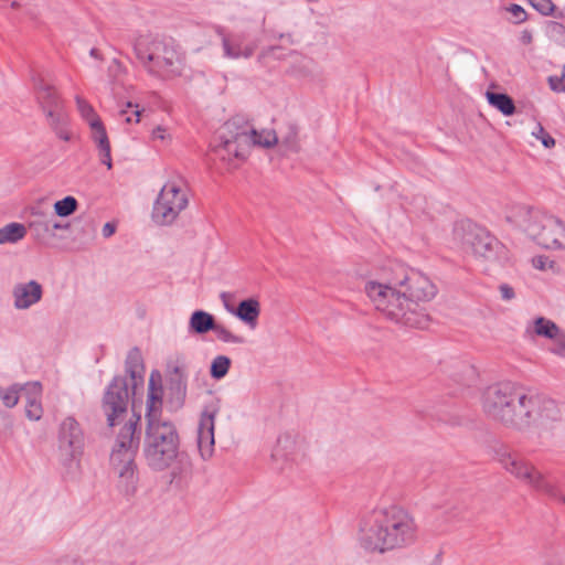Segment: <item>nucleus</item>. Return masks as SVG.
Instances as JSON below:
<instances>
[{
	"label": "nucleus",
	"instance_id": "nucleus-1",
	"mask_svg": "<svg viewBox=\"0 0 565 565\" xmlns=\"http://www.w3.org/2000/svg\"><path fill=\"white\" fill-rule=\"evenodd\" d=\"M364 289L387 319L411 328L427 327L428 315L422 303L434 299L437 288L422 271L396 264L387 281H367Z\"/></svg>",
	"mask_w": 565,
	"mask_h": 565
},
{
	"label": "nucleus",
	"instance_id": "nucleus-2",
	"mask_svg": "<svg viewBox=\"0 0 565 565\" xmlns=\"http://www.w3.org/2000/svg\"><path fill=\"white\" fill-rule=\"evenodd\" d=\"M417 525L413 516L397 505L376 508L363 516L359 542L367 552L385 553L416 542Z\"/></svg>",
	"mask_w": 565,
	"mask_h": 565
},
{
	"label": "nucleus",
	"instance_id": "nucleus-3",
	"mask_svg": "<svg viewBox=\"0 0 565 565\" xmlns=\"http://www.w3.org/2000/svg\"><path fill=\"white\" fill-rule=\"evenodd\" d=\"M132 47L149 74L163 79L181 75L183 57L172 39L140 34L134 40Z\"/></svg>",
	"mask_w": 565,
	"mask_h": 565
},
{
	"label": "nucleus",
	"instance_id": "nucleus-4",
	"mask_svg": "<svg viewBox=\"0 0 565 565\" xmlns=\"http://www.w3.org/2000/svg\"><path fill=\"white\" fill-rule=\"evenodd\" d=\"M183 456L175 425L167 419H149L143 440V457L148 467L161 472L170 468L174 461L182 462Z\"/></svg>",
	"mask_w": 565,
	"mask_h": 565
},
{
	"label": "nucleus",
	"instance_id": "nucleus-5",
	"mask_svg": "<svg viewBox=\"0 0 565 565\" xmlns=\"http://www.w3.org/2000/svg\"><path fill=\"white\" fill-rule=\"evenodd\" d=\"M454 238L461 250L489 263H502L508 258L507 248L486 228L461 222L454 230Z\"/></svg>",
	"mask_w": 565,
	"mask_h": 565
},
{
	"label": "nucleus",
	"instance_id": "nucleus-6",
	"mask_svg": "<svg viewBox=\"0 0 565 565\" xmlns=\"http://www.w3.org/2000/svg\"><path fill=\"white\" fill-rule=\"evenodd\" d=\"M518 224L537 245L547 249L565 248V224L558 217L523 207Z\"/></svg>",
	"mask_w": 565,
	"mask_h": 565
},
{
	"label": "nucleus",
	"instance_id": "nucleus-7",
	"mask_svg": "<svg viewBox=\"0 0 565 565\" xmlns=\"http://www.w3.org/2000/svg\"><path fill=\"white\" fill-rule=\"evenodd\" d=\"M513 415L512 429L524 431L534 425H546L558 420L559 409L553 399L527 393L520 390Z\"/></svg>",
	"mask_w": 565,
	"mask_h": 565
},
{
	"label": "nucleus",
	"instance_id": "nucleus-8",
	"mask_svg": "<svg viewBox=\"0 0 565 565\" xmlns=\"http://www.w3.org/2000/svg\"><path fill=\"white\" fill-rule=\"evenodd\" d=\"M521 386L512 382H500L488 386L481 395L483 413L492 420L512 428L514 407Z\"/></svg>",
	"mask_w": 565,
	"mask_h": 565
},
{
	"label": "nucleus",
	"instance_id": "nucleus-9",
	"mask_svg": "<svg viewBox=\"0 0 565 565\" xmlns=\"http://www.w3.org/2000/svg\"><path fill=\"white\" fill-rule=\"evenodd\" d=\"M521 386L512 382H500L488 386L481 395L483 413L492 420L512 428L514 407Z\"/></svg>",
	"mask_w": 565,
	"mask_h": 565
},
{
	"label": "nucleus",
	"instance_id": "nucleus-10",
	"mask_svg": "<svg viewBox=\"0 0 565 565\" xmlns=\"http://www.w3.org/2000/svg\"><path fill=\"white\" fill-rule=\"evenodd\" d=\"M495 459L515 478L526 482L532 488L546 494L556 502L565 504V495L559 491L558 487L546 480L530 462L509 452L505 448H501L495 452Z\"/></svg>",
	"mask_w": 565,
	"mask_h": 565
},
{
	"label": "nucleus",
	"instance_id": "nucleus-11",
	"mask_svg": "<svg viewBox=\"0 0 565 565\" xmlns=\"http://www.w3.org/2000/svg\"><path fill=\"white\" fill-rule=\"evenodd\" d=\"M139 415L132 417L119 430L111 454L110 466L116 476L138 470L136 455L140 444Z\"/></svg>",
	"mask_w": 565,
	"mask_h": 565
},
{
	"label": "nucleus",
	"instance_id": "nucleus-12",
	"mask_svg": "<svg viewBox=\"0 0 565 565\" xmlns=\"http://www.w3.org/2000/svg\"><path fill=\"white\" fill-rule=\"evenodd\" d=\"M189 198L181 181L167 182L152 209V220L159 225L172 224L179 214L188 206Z\"/></svg>",
	"mask_w": 565,
	"mask_h": 565
},
{
	"label": "nucleus",
	"instance_id": "nucleus-13",
	"mask_svg": "<svg viewBox=\"0 0 565 565\" xmlns=\"http://www.w3.org/2000/svg\"><path fill=\"white\" fill-rule=\"evenodd\" d=\"M85 448V434L81 424L73 417H65L57 429V450L63 466L78 463Z\"/></svg>",
	"mask_w": 565,
	"mask_h": 565
},
{
	"label": "nucleus",
	"instance_id": "nucleus-14",
	"mask_svg": "<svg viewBox=\"0 0 565 565\" xmlns=\"http://www.w3.org/2000/svg\"><path fill=\"white\" fill-rule=\"evenodd\" d=\"M129 390L126 377L117 375L108 384L102 401V409L107 425L114 427L127 415Z\"/></svg>",
	"mask_w": 565,
	"mask_h": 565
},
{
	"label": "nucleus",
	"instance_id": "nucleus-15",
	"mask_svg": "<svg viewBox=\"0 0 565 565\" xmlns=\"http://www.w3.org/2000/svg\"><path fill=\"white\" fill-rule=\"evenodd\" d=\"M167 390L171 403L181 407L188 391V361L183 354H175L167 362Z\"/></svg>",
	"mask_w": 565,
	"mask_h": 565
},
{
	"label": "nucleus",
	"instance_id": "nucleus-16",
	"mask_svg": "<svg viewBox=\"0 0 565 565\" xmlns=\"http://www.w3.org/2000/svg\"><path fill=\"white\" fill-rule=\"evenodd\" d=\"M217 413V404L211 403L204 407L200 416L196 443L200 456L203 460H209L214 454V428Z\"/></svg>",
	"mask_w": 565,
	"mask_h": 565
},
{
	"label": "nucleus",
	"instance_id": "nucleus-17",
	"mask_svg": "<svg viewBox=\"0 0 565 565\" xmlns=\"http://www.w3.org/2000/svg\"><path fill=\"white\" fill-rule=\"evenodd\" d=\"M223 56L231 60L249 58L256 51L257 43L243 31L221 33Z\"/></svg>",
	"mask_w": 565,
	"mask_h": 565
},
{
	"label": "nucleus",
	"instance_id": "nucleus-18",
	"mask_svg": "<svg viewBox=\"0 0 565 565\" xmlns=\"http://www.w3.org/2000/svg\"><path fill=\"white\" fill-rule=\"evenodd\" d=\"M35 97L42 110L45 113L47 120H60V116L66 114L63 100L56 92L55 87L39 78L34 83Z\"/></svg>",
	"mask_w": 565,
	"mask_h": 565
},
{
	"label": "nucleus",
	"instance_id": "nucleus-19",
	"mask_svg": "<svg viewBox=\"0 0 565 565\" xmlns=\"http://www.w3.org/2000/svg\"><path fill=\"white\" fill-rule=\"evenodd\" d=\"M43 287L36 280L18 282L12 288L13 307L17 310H28L41 301Z\"/></svg>",
	"mask_w": 565,
	"mask_h": 565
},
{
	"label": "nucleus",
	"instance_id": "nucleus-20",
	"mask_svg": "<svg viewBox=\"0 0 565 565\" xmlns=\"http://www.w3.org/2000/svg\"><path fill=\"white\" fill-rule=\"evenodd\" d=\"M227 292H222L221 298L224 301L225 308L234 313L238 319L248 324L252 329H254L257 324V319L260 313L259 302L254 298H248L242 300L237 308L234 310L232 307L227 305L226 299L228 298Z\"/></svg>",
	"mask_w": 565,
	"mask_h": 565
},
{
	"label": "nucleus",
	"instance_id": "nucleus-21",
	"mask_svg": "<svg viewBox=\"0 0 565 565\" xmlns=\"http://www.w3.org/2000/svg\"><path fill=\"white\" fill-rule=\"evenodd\" d=\"M92 139L99 150L100 162L111 169L110 143L104 124L100 119H94L89 125Z\"/></svg>",
	"mask_w": 565,
	"mask_h": 565
},
{
	"label": "nucleus",
	"instance_id": "nucleus-22",
	"mask_svg": "<svg viewBox=\"0 0 565 565\" xmlns=\"http://www.w3.org/2000/svg\"><path fill=\"white\" fill-rule=\"evenodd\" d=\"M125 371L129 375L131 381L132 394L136 393L137 387L143 385V364L140 352L138 349L129 351L126 362Z\"/></svg>",
	"mask_w": 565,
	"mask_h": 565
},
{
	"label": "nucleus",
	"instance_id": "nucleus-23",
	"mask_svg": "<svg viewBox=\"0 0 565 565\" xmlns=\"http://www.w3.org/2000/svg\"><path fill=\"white\" fill-rule=\"evenodd\" d=\"M242 131L236 132L233 137L224 138L222 143L216 148L217 154L223 160L244 159L245 157V143L244 140L238 139Z\"/></svg>",
	"mask_w": 565,
	"mask_h": 565
},
{
	"label": "nucleus",
	"instance_id": "nucleus-24",
	"mask_svg": "<svg viewBox=\"0 0 565 565\" xmlns=\"http://www.w3.org/2000/svg\"><path fill=\"white\" fill-rule=\"evenodd\" d=\"M276 134L278 136V142H280L287 151L298 152L300 150L299 127L295 122H284L278 127Z\"/></svg>",
	"mask_w": 565,
	"mask_h": 565
},
{
	"label": "nucleus",
	"instance_id": "nucleus-25",
	"mask_svg": "<svg viewBox=\"0 0 565 565\" xmlns=\"http://www.w3.org/2000/svg\"><path fill=\"white\" fill-rule=\"evenodd\" d=\"M162 405V387L161 385L156 386L153 374H151L149 381V391H148V399H147V413L146 420L149 423V419L153 420H163L160 417Z\"/></svg>",
	"mask_w": 565,
	"mask_h": 565
},
{
	"label": "nucleus",
	"instance_id": "nucleus-26",
	"mask_svg": "<svg viewBox=\"0 0 565 565\" xmlns=\"http://www.w3.org/2000/svg\"><path fill=\"white\" fill-rule=\"evenodd\" d=\"M238 139L244 140L245 143H254L265 148H269L278 143L276 130H263L258 132L255 129H244L239 134Z\"/></svg>",
	"mask_w": 565,
	"mask_h": 565
},
{
	"label": "nucleus",
	"instance_id": "nucleus-27",
	"mask_svg": "<svg viewBox=\"0 0 565 565\" xmlns=\"http://www.w3.org/2000/svg\"><path fill=\"white\" fill-rule=\"evenodd\" d=\"M51 218L52 214L50 213H44L41 211L32 212L31 220L29 222V227L36 239H44L46 237H51Z\"/></svg>",
	"mask_w": 565,
	"mask_h": 565
},
{
	"label": "nucleus",
	"instance_id": "nucleus-28",
	"mask_svg": "<svg viewBox=\"0 0 565 565\" xmlns=\"http://www.w3.org/2000/svg\"><path fill=\"white\" fill-rule=\"evenodd\" d=\"M215 319L214 317L203 310H196L191 315L189 326L190 330L198 333L203 334L209 331H212L215 328Z\"/></svg>",
	"mask_w": 565,
	"mask_h": 565
},
{
	"label": "nucleus",
	"instance_id": "nucleus-29",
	"mask_svg": "<svg viewBox=\"0 0 565 565\" xmlns=\"http://www.w3.org/2000/svg\"><path fill=\"white\" fill-rule=\"evenodd\" d=\"M486 97L488 103L504 116H511L515 113L514 102L508 94L487 92Z\"/></svg>",
	"mask_w": 565,
	"mask_h": 565
},
{
	"label": "nucleus",
	"instance_id": "nucleus-30",
	"mask_svg": "<svg viewBox=\"0 0 565 565\" xmlns=\"http://www.w3.org/2000/svg\"><path fill=\"white\" fill-rule=\"evenodd\" d=\"M26 228L21 223H9L0 228V245L14 244L24 238Z\"/></svg>",
	"mask_w": 565,
	"mask_h": 565
},
{
	"label": "nucleus",
	"instance_id": "nucleus-31",
	"mask_svg": "<svg viewBox=\"0 0 565 565\" xmlns=\"http://www.w3.org/2000/svg\"><path fill=\"white\" fill-rule=\"evenodd\" d=\"M117 489L125 497H132L138 488L139 476L138 470L117 476Z\"/></svg>",
	"mask_w": 565,
	"mask_h": 565
},
{
	"label": "nucleus",
	"instance_id": "nucleus-32",
	"mask_svg": "<svg viewBox=\"0 0 565 565\" xmlns=\"http://www.w3.org/2000/svg\"><path fill=\"white\" fill-rule=\"evenodd\" d=\"M558 330V326L548 319L539 317L534 320V332L536 335L552 339Z\"/></svg>",
	"mask_w": 565,
	"mask_h": 565
},
{
	"label": "nucleus",
	"instance_id": "nucleus-33",
	"mask_svg": "<svg viewBox=\"0 0 565 565\" xmlns=\"http://www.w3.org/2000/svg\"><path fill=\"white\" fill-rule=\"evenodd\" d=\"M231 359L225 355H217L211 363L210 374L214 380L223 379L231 367Z\"/></svg>",
	"mask_w": 565,
	"mask_h": 565
},
{
	"label": "nucleus",
	"instance_id": "nucleus-34",
	"mask_svg": "<svg viewBox=\"0 0 565 565\" xmlns=\"http://www.w3.org/2000/svg\"><path fill=\"white\" fill-rule=\"evenodd\" d=\"M21 388L22 386L19 383L7 388L0 387V398L6 407L12 408L19 403Z\"/></svg>",
	"mask_w": 565,
	"mask_h": 565
},
{
	"label": "nucleus",
	"instance_id": "nucleus-35",
	"mask_svg": "<svg viewBox=\"0 0 565 565\" xmlns=\"http://www.w3.org/2000/svg\"><path fill=\"white\" fill-rule=\"evenodd\" d=\"M77 205V200L74 196L68 195L55 202L54 212L61 217H66L76 211Z\"/></svg>",
	"mask_w": 565,
	"mask_h": 565
},
{
	"label": "nucleus",
	"instance_id": "nucleus-36",
	"mask_svg": "<svg viewBox=\"0 0 565 565\" xmlns=\"http://www.w3.org/2000/svg\"><path fill=\"white\" fill-rule=\"evenodd\" d=\"M21 394L20 397L25 398V404H30V402H35L41 399L42 396V385L40 382H28L21 384Z\"/></svg>",
	"mask_w": 565,
	"mask_h": 565
},
{
	"label": "nucleus",
	"instance_id": "nucleus-37",
	"mask_svg": "<svg viewBox=\"0 0 565 565\" xmlns=\"http://www.w3.org/2000/svg\"><path fill=\"white\" fill-rule=\"evenodd\" d=\"M212 331L216 334V338L220 341L225 343L243 344L246 341L244 337L232 333L228 329L220 323H215V328H213Z\"/></svg>",
	"mask_w": 565,
	"mask_h": 565
},
{
	"label": "nucleus",
	"instance_id": "nucleus-38",
	"mask_svg": "<svg viewBox=\"0 0 565 565\" xmlns=\"http://www.w3.org/2000/svg\"><path fill=\"white\" fill-rule=\"evenodd\" d=\"M75 102H76L78 113L81 114L83 119L86 120L88 126L90 125L92 121H94V119H100L99 116L94 110L93 106L87 100H85L81 96H76Z\"/></svg>",
	"mask_w": 565,
	"mask_h": 565
},
{
	"label": "nucleus",
	"instance_id": "nucleus-39",
	"mask_svg": "<svg viewBox=\"0 0 565 565\" xmlns=\"http://www.w3.org/2000/svg\"><path fill=\"white\" fill-rule=\"evenodd\" d=\"M47 121H49L50 127L54 130V132L56 134V136L60 139H62L64 141H68L71 139V134L66 129V124H67L66 114L60 116L58 122H56L55 119H53V118L49 119Z\"/></svg>",
	"mask_w": 565,
	"mask_h": 565
},
{
	"label": "nucleus",
	"instance_id": "nucleus-40",
	"mask_svg": "<svg viewBox=\"0 0 565 565\" xmlns=\"http://www.w3.org/2000/svg\"><path fill=\"white\" fill-rule=\"evenodd\" d=\"M120 116L125 117V121L130 122H139L141 110L139 109L138 105H134L132 103L128 102L126 105V109L120 110Z\"/></svg>",
	"mask_w": 565,
	"mask_h": 565
},
{
	"label": "nucleus",
	"instance_id": "nucleus-41",
	"mask_svg": "<svg viewBox=\"0 0 565 565\" xmlns=\"http://www.w3.org/2000/svg\"><path fill=\"white\" fill-rule=\"evenodd\" d=\"M529 3L541 14L551 15L554 12L555 6L552 0H527Z\"/></svg>",
	"mask_w": 565,
	"mask_h": 565
},
{
	"label": "nucleus",
	"instance_id": "nucleus-42",
	"mask_svg": "<svg viewBox=\"0 0 565 565\" xmlns=\"http://www.w3.org/2000/svg\"><path fill=\"white\" fill-rule=\"evenodd\" d=\"M25 415L30 420H39L43 415L41 399L25 404Z\"/></svg>",
	"mask_w": 565,
	"mask_h": 565
},
{
	"label": "nucleus",
	"instance_id": "nucleus-43",
	"mask_svg": "<svg viewBox=\"0 0 565 565\" xmlns=\"http://www.w3.org/2000/svg\"><path fill=\"white\" fill-rule=\"evenodd\" d=\"M507 11L511 13L512 18L511 21L515 24L523 23L527 19L526 11L519 4H510L507 8Z\"/></svg>",
	"mask_w": 565,
	"mask_h": 565
},
{
	"label": "nucleus",
	"instance_id": "nucleus-44",
	"mask_svg": "<svg viewBox=\"0 0 565 565\" xmlns=\"http://www.w3.org/2000/svg\"><path fill=\"white\" fill-rule=\"evenodd\" d=\"M551 340L554 341L551 351L559 356H565V332L559 329Z\"/></svg>",
	"mask_w": 565,
	"mask_h": 565
},
{
	"label": "nucleus",
	"instance_id": "nucleus-45",
	"mask_svg": "<svg viewBox=\"0 0 565 565\" xmlns=\"http://www.w3.org/2000/svg\"><path fill=\"white\" fill-rule=\"evenodd\" d=\"M533 135L537 139H541V141L545 148H551L555 145L554 138L551 137L548 134H546L544 128L541 125L537 126V132L534 131Z\"/></svg>",
	"mask_w": 565,
	"mask_h": 565
},
{
	"label": "nucleus",
	"instance_id": "nucleus-46",
	"mask_svg": "<svg viewBox=\"0 0 565 565\" xmlns=\"http://www.w3.org/2000/svg\"><path fill=\"white\" fill-rule=\"evenodd\" d=\"M501 298L505 301H510L515 297L514 289L508 284H501L499 286Z\"/></svg>",
	"mask_w": 565,
	"mask_h": 565
},
{
	"label": "nucleus",
	"instance_id": "nucleus-47",
	"mask_svg": "<svg viewBox=\"0 0 565 565\" xmlns=\"http://www.w3.org/2000/svg\"><path fill=\"white\" fill-rule=\"evenodd\" d=\"M124 72L122 64L118 60H113L109 67L108 73L109 76L115 79Z\"/></svg>",
	"mask_w": 565,
	"mask_h": 565
},
{
	"label": "nucleus",
	"instance_id": "nucleus-48",
	"mask_svg": "<svg viewBox=\"0 0 565 565\" xmlns=\"http://www.w3.org/2000/svg\"><path fill=\"white\" fill-rule=\"evenodd\" d=\"M533 265L535 268H539V269H546L547 267H552L553 265V262L550 260L548 257H545V256H539L536 258L533 259Z\"/></svg>",
	"mask_w": 565,
	"mask_h": 565
},
{
	"label": "nucleus",
	"instance_id": "nucleus-49",
	"mask_svg": "<svg viewBox=\"0 0 565 565\" xmlns=\"http://www.w3.org/2000/svg\"><path fill=\"white\" fill-rule=\"evenodd\" d=\"M550 88L554 92H564L565 86L562 85V78H558L557 76H550L547 78Z\"/></svg>",
	"mask_w": 565,
	"mask_h": 565
},
{
	"label": "nucleus",
	"instance_id": "nucleus-50",
	"mask_svg": "<svg viewBox=\"0 0 565 565\" xmlns=\"http://www.w3.org/2000/svg\"><path fill=\"white\" fill-rule=\"evenodd\" d=\"M66 228H68V225L67 224H62V223L57 222L55 220L54 215L52 214L51 226H50L51 236H54V231L55 230H66Z\"/></svg>",
	"mask_w": 565,
	"mask_h": 565
},
{
	"label": "nucleus",
	"instance_id": "nucleus-51",
	"mask_svg": "<svg viewBox=\"0 0 565 565\" xmlns=\"http://www.w3.org/2000/svg\"><path fill=\"white\" fill-rule=\"evenodd\" d=\"M116 231V225L114 223L107 222L102 230L104 237H110Z\"/></svg>",
	"mask_w": 565,
	"mask_h": 565
},
{
	"label": "nucleus",
	"instance_id": "nucleus-52",
	"mask_svg": "<svg viewBox=\"0 0 565 565\" xmlns=\"http://www.w3.org/2000/svg\"><path fill=\"white\" fill-rule=\"evenodd\" d=\"M152 137L154 139L164 140L166 139V129L161 126H158L152 131Z\"/></svg>",
	"mask_w": 565,
	"mask_h": 565
},
{
	"label": "nucleus",
	"instance_id": "nucleus-53",
	"mask_svg": "<svg viewBox=\"0 0 565 565\" xmlns=\"http://www.w3.org/2000/svg\"><path fill=\"white\" fill-rule=\"evenodd\" d=\"M266 15L263 11H258L255 15V22L258 24L259 28H263L265 25Z\"/></svg>",
	"mask_w": 565,
	"mask_h": 565
},
{
	"label": "nucleus",
	"instance_id": "nucleus-54",
	"mask_svg": "<svg viewBox=\"0 0 565 565\" xmlns=\"http://www.w3.org/2000/svg\"><path fill=\"white\" fill-rule=\"evenodd\" d=\"M302 64H303V70H302V74L303 75H307L310 73V65L312 64V61L307 58V57H300Z\"/></svg>",
	"mask_w": 565,
	"mask_h": 565
},
{
	"label": "nucleus",
	"instance_id": "nucleus-55",
	"mask_svg": "<svg viewBox=\"0 0 565 565\" xmlns=\"http://www.w3.org/2000/svg\"><path fill=\"white\" fill-rule=\"evenodd\" d=\"M521 41L524 43V44H529L532 42V33L530 31H523L522 32V35H521Z\"/></svg>",
	"mask_w": 565,
	"mask_h": 565
},
{
	"label": "nucleus",
	"instance_id": "nucleus-56",
	"mask_svg": "<svg viewBox=\"0 0 565 565\" xmlns=\"http://www.w3.org/2000/svg\"><path fill=\"white\" fill-rule=\"evenodd\" d=\"M466 373L469 376L470 382H472L476 379V370L472 366L467 365Z\"/></svg>",
	"mask_w": 565,
	"mask_h": 565
},
{
	"label": "nucleus",
	"instance_id": "nucleus-57",
	"mask_svg": "<svg viewBox=\"0 0 565 565\" xmlns=\"http://www.w3.org/2000/svg\"><path fill=\"white\" fill-rule=\"evenodd\" d=\"M280 445H281V439L278 440V446L275 448V450H274V452L271 455V457L274 459H276V458L281 456V454H280Z\"/></svg>",
	"mask_w": 565,
	"mask_h": 565
},
{
	"label": "nucleus",
	"instance_id": "nucleus-58",
	"mask_svg": "<svg viewBox=\"0 0 565 565\" xmlns=\"http://www.w3.org/2000/svg\"><path fill=\"white\" fill-rule=\"evenodd\" d=\"M89 55L94 58H102V55H100V52L93 47L90 51H89Z\"/></svg>",
	"mask_w": 565,
	"mask_h": 565
},
{
	"label": "nucleus",
	"instance_id": "nucleus-59",
	"mask_svg": "<svg viewBox=\"0 0 565 565\" xmlns=\"http://www.w3.org/2000/svg\"><path fill=\"white\" fill-rule=\"evenodd\" d=\"M233 126H234V122L227 121L224 127L226 130H228L231 132Z\"/></svg>",
	"mask_w": 565,
	"mask_h": 565
},
{
	"label": "nucleus",
	"instance_id": "nucleus-60",
	"mask_svg": "<svg viewBox=\"0 0 565 565\" xmlns=\"http://www.w3.org/2000/svg\"><path fill=\"white\" fill-rule=\"evenodd\" d=\"M559 78H562V82L565 81V64L563 67L562 76Z\"/></svg>",
	"mask_w": 565,
	"mask_h": 565
}]
</instances>
